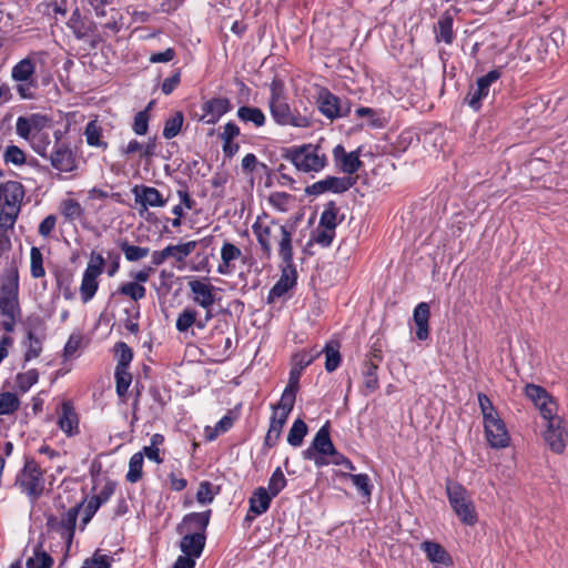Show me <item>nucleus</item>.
<instances>
[{
  "mask_svg": "<svg viewBox=\"0 0 568 568\" xmlns=\"http://www.w3.org/2000/svg\"><path fill=\"white\" fill-rule=\"evenodd\" d=\"M355 184L353 178L327 176L305 189L307 195H320L325 192L344 193Z\"/></svg>",
  "mask_w": 568,
  "mask_h": 568,
  "instance_id": "obj_11",
  "label": "nucleus"
},
{
  "mask_svg": "<svg viewBox=\"0 0 568 568\" xmlns=\"http://www.w3.org/2000/svg\"><path fill=\"white\" fill-rule=\"evenodd\" d=\"M83 343V336L80 333H73L70 335L64 349H63V356L65 359L72 357L78 349L81 348Z\"/></svg>",
  "mask_w": 568,
  "mask_h": 568,
  "instance_id": "obj_59",
  "label": "nucleus"
},
{
  "mask_svg": "<svg viewBox=\"0 0 568 568\" xmlns=\"http://www.w3.org/2000/svg\"><path fill=\"white\" fill-rule=\"evenodd\" d=\"M153 273L154 267L152 265H145L139 271H131L129 276L134 282L140 283V285H144Z\"/></svg>",
  "mask_w": 568,
  "mask_h": 568,
  "instance_id": "obj_63",
  "label": "nucleus"
},
{
  "mask_svg": "<svg viewBox=\"0 0 568 568\" xmlns=\"http://www.w3.org/2000/svg\"><path fill=\"white\" fill-rule=\"evenodd\" d=\"M55 142L52 148V151L48 155L45 152V148L36 149L37 153L42 158H48L50 160L51 165L63 173H70L77 168V159L71 149L70 143L61 140V132H54Z\"/></svg>",
  "mask_w": 568,
  "mask_h": 568,
  "instance_id": "obj_8",
  "label": "nucleus"
},
{
  "mask_svg": "<svg viewBox=\"0 0 568 568\" xmlns=\"http://www.w3.org/2000/svg\"><path fill=\"white\" fill-rule=\"evenodd\" d=\"M333 158L339 169L347 174L356 173L363 165L358 150L347 153L341 144L333 149Z\"/></svg>",
  "mask_w": 568,
  "mask_h": 568,
  "instance_id": "obj_16",
  "label": "nucleus"
},
{
  "mask_svg": "<svg viewBox=\"0 0 568 568\" xmlns=\"http://www.w3.org/2000/svg\"><path fill=\"white\" fill-rule=\"evenodd\" d=\"M287 481H286V478L282 471V469L280 467H277L270 480H268V486H267V491L273 495L274 497H276L286 486Z\"/></svg>",
  "mask_w": 568,
  "mask_h": 568,
  "instance_id": "obj_50",
  "label": "nucleus"
},
{
  "mask_svg": "<svg viewBox=\"0 0 568 568\" xmlns=\"http://www.w3.org/2000/svg\"><path fill=\"white\" fill-rule=\"evenodd\" d=\"M39 379L37 369H29L26 373L17 375L16 383L19 390L22 393L28 392Z\"/></svg>",
  "mask_w": 568,
  "mask_h": 568,
  "instance_id": "obj_51",
  "label": "nucleus"
},
{
  "mask_svg": "<svg viewBox=\"0 0 568 568\" xmlns=\"http://www.w3.org/2000/svg\"><path fill=\"white\" fill-rule=\"evenodd\" d=\"M112 558L97 550L91 558L84 560L82 568H111Z\"/></svg>",
  "mask_w": 568,
  "mask_h": 568,
  "instance_id": "obj_56",
  "label": "nucleus"
},
{
  "mask_svg": "<svg viewBox=\"0 0 568 568\" xmlns=\"http://www.w3.org/2000/svg\"><path fill=\"white\" fill-rule=\"evenodd\" d=\"M297 390L298 387L287 384L281 396L280 402L273 406V410L278 412V414L288 417L290 413L294 407Z\"/></svg>",
  "mask_w": 568,
  "mask_h": 568,
  "instance_id": "obj_31",
  "label": "nucleus"
},
{
  "mask_svg": "<svg viewBox=\"0 0 568 568\" xmlns=\"http://www.w3.org/2000/svg\"><path fill=\"white\" fill-rule=\"evenodd\" d=\"M338 209L334 202H328L320 217V227L335 231L337 226Z\"/></svg>",
  "mask_w": 568,
  "mask_h": 568,
  "instance_id": "obj_42",
  "label": "nucleus"
},
{
  "mask_svg": "<svg viewBox=\"0 0 568 568\" xmlns=\"http://www.w3.org/2000/svg\"><path fill=\"white\" fill-rule=\"evenodd\" d=\"M341 343L338 338H331L324 346V348L320 352L325 354V369L328 373L334 372L341 364Z\"/></svg>",
  "mask_w": 568,
  "mask_h": 568,
  "instance_id": "obj_28",
  "label": "nucleus"
},
{
  "mask_svg": "<svg viewBox=\"0 0 568 568\" xmlns=\"http://www.w3.org/2000/svg\"><path fill=\"white\" fill-rule=\"evenodd\" d=\"M342 477L349 478L354 486L359 490V493L364 497H371L373 486L371 484V479L366 474H349V473H341Z\"/></svg>",
  "mask_w": 568,
  "mask_h": 568,
  "instance_id": "obj_43",
  "label": "nucleus"
},
{
  "mask_svg": "<svg viewBox=\"0 0 568 568\" xmlns=\"http://www.w3.org/2000/svg\"><path fill=\"white\" fill-rule=\"evenodd\" d=\"M134 201L140 204L143 210H148L149 206L162 207L166 204V200L163 199L162 194L158 189L146 185H135L132 189Z\"/></svg>",
  "mask_w": 568,
  "mask_h": 568,
  "instance_id": "obj_15",
  "label": "nucleus"
},
{
  "mask_svg": "<svg viewBox=\"0 0 568 568\" xmlns=\"http://www.w3.org/2000/svg\"><path fill=\"white\" fill-rule=\"evenodd\" d=\"M429 561L450 566L453 559L446 549L438 542L426 540L420 545Z\"/></svg>",
  "mask_w": 568,
  "mask_h": 568,
  "instance_id": "obj_26",
  "label": "nucleus"
},
{
  "mask_svg": "<svg viewBox=\"0 0 568 568\" xmlns=\"http://www.w3.org/2000/svg\"><path fill=\"white\" fill-rule=\"evenodd\" d=\"M500 78L499 70H491L486 75L479 78L477 80V88L479 89V94H483L485 98L489 93V87L491 83L496 82Z\"/></svg>",
  "mask_w": 568,
  "mask_h": 568,
  "instance_id": "obj_58",
  "label": "nucleus"
},
{
  "mask_svg": "<svg viewBox=\"0 0 568 568\" xmlns=\"http://www.w3.org/2000/svg\"><path fill=\"white\" fill-rule=\"evenodd\" d=\"M242 257V251L230 242H224L221 247V264L217 266V273L229 275L233 272L232 262Z\"/></svg>",
  "mask_w": 568,
  "mask_h": 568,
  "instance_id": "obj_25",
  "label": "nucleus"
},
{
  "mask_svg": "<svg viewBox=\"0 0 568 568\" xmlns=\"http://www.w3.org/2000/svg\"><path fill=\"white\" fill-rule=\"evenodd\" d=\"M34 71V61L30 58H24L12 68L11 77L14 81L24 82L31 79Z\"/></svg>",
  "mask_w": 568,
  "mask_h": 568,
  "instance_id": "obj_35",
  "label": "nucleus"
},
{
  "mask_svg": "<svg viewBox=\"0 0 568 568\" xmlns=\"http://www.w3.org/2000/svg\"><path fill=\"white\" fill-rule=\"evenodd\" d=\"M210 518V509L202 513H190L183 517L182 525L179 526L178 530L182 532L183 529H186L187 531L205 534Z\"/></svg>",
  "mask_w": 568,
  "mask_h": 568,
  "instance_id": "obj_22",
  "label": "nucleus"
},
{
  "mask_svg": "<svg viewBox=\"0 0 568 568\" xmlns=\"http://www.w3.org/2000/svg\"><path fill=\"white\" fill-rule=\"evenodd\" d=\"M232 109L231 101L227 98H213L205 101L202 105L203 114L200 121L206 124H215L222 115Z\"/></svg>",
  "mask_w": 568,
  "mask_h": 568,
  "instance_id": "obj_14",
  "label": "nucleus"
},
{
  "mask_svg": "<svg viewBox=\"0 0 568 568\" xmlns=\"http://www.w3.org/2000/svg\"><path fill=\"white\" fill-rule=\"evenodd\" d=\"M58 426L68 437L79 433V417L71 403H62Z\"/></svg>",
  "mask_w": 568,
  "mask_h": 568,
  "instance_id": "obj_18",
  "label": "nucleus"
},
{
  "mask_svg": "<svg viewBox=\"0 0 568 568\" xmlns=\"http://www.w3.org/2000/svg\"><path fill=\"white\" fill-rule=\"evenodd\" d=\"M184 116L181 111L174 112V114L165 121L163 129V136L166 140L175 138L183 125Z\"/></svg>",
  "mask_w": 568,
  "mask_h": 568,
  "instance_id": "obj_44",
  "label": "nucleus"
},
{
  "mask_svg": "<svg viewBox=\"0 0 568 568\" xmlns=\"http://www.w3.org/2000/svg\"><path fill=\"white\" fill-rule=\"evenodd\" d=\"M24 197V189L20 182L8 181L0 184V202L3 201L9 210L20 209Z\"/></svg>",
  "mask_w": 568,
  "mask_h": 568,
  "instance_id": "obj_17",
  "label": "nucleus"
},
{
  "mask_svg": "<svg viewBox=\"0 0 568 568\" xmlns=\"http://www.w3.org/2000/svg\"><path fill=\"white\" fill-rule=\"evenodd\" d=\"M3 160L6 163L21 165L26 162V153L17 145H9L3 153Z\"/></svg>",
  "mask_w": 568,
  "mask_h": 568,
  "instance_id": "obj_57",
  "label": "nucleus"
},
{
  "mask_svg": "<svg viewBox=\"0 0 568 568\" xmlns=\"http://www.w3.org/2000/svg\"><path fill=\"white\" fill-rule=\"evenodd\" d=\"M318 110L331 121L347 116L351 113V103L348 100H342L328 90L323 89L317 98Z\"/></svg>",
  "mask_w": 568,
  "mask_h": 568,
  "instance_id": "obj_10",
  "label": "nucleus"
},
{
  "mask_svg": "<svg viewBox=\"0 0 568 568\" xmlns=\"http://www.w3.org/2000/svg\"><path fill=\"white\" fill-rule=\"evenodd\" d=\"M312 445L314 446L318 454L328 455L329 453H332L335 446L329 436L328 423H326L318 429L312 442Z\"/></svg>",
  "mask_w": 568,
  "mask_h": 568,
  "instance_id": "obj_32",
  "label": "nucleus"
},
{
  "mask_svg": "<svg viewBox=\"0 0 568 568\" xmlns=\"http://www.w3.org/2000/svg\"><path fill=\"white\" fill-rule=\"evenodd\" d=\"M43 339L44 333L42 329L38 327L27 328V338L23 342V345L26 346V361L37 358L41 354Z\"/></svg>",
  "mask_w": 568,
  "mask_h": 568,
  "instance_id": "obj_23",
  "label": "nucleus"
},
{
  "mask_svg": "<svg viewBox=\"0 0 568 568\" xmlns=\"http://www.w3.org/2000/svg\"><path fill=\"white\" fill-rule=\"evenodd\" d=\"M80 506H73L71 507L67 513H64L60 520H58L55 517L51 516L48 518V526L55 529H60L62 537L65 539L68 548L70 547L74 530L77 526V519L79 515Z\"/></svg>",
  "mask_w": 568,
  "mask_h": 568,
  "instance_id": "obj_12",
  "label": "nucleus"
},
{
  "mask_svg": "<svg viewBox=\"0 0 568 568\" xmlns=\"http://www.w3.org/2000/svg\"><path fill=\"white\" fill-rule=\"evenodd\" d=\"M101 274L95 270L93 271V268L84 270L80 285V297L83 303H88L94 297L99 288V276Z\"/></svg>",
  "mask_w": 568,
  "mask_h": 568,
  "instance_id": "obj_24",
  "label": "nucleus"
},
{
  "mask_svg": "<svg viewBox=\"0 0 568 568\" xmlns=\"http://www.w3.org/2000/svg\"><path fill=\"white\" fill-rule=\"evenodd\" d=\"M307 434V425L301 418H297L287 435V443L293 447L302 445L305 435Z\"/></svg>",
  "mask_w": 568,
  "mask_h": 568,
  "instance_id": "obj_41",
  "label": "nucleus"
},
{
  "mask_svg": "<svg viewBox=\"0 0 568 568\" xmlns=\"http://www.w3.org/2000/svg\"><path fill=\"white\" fill-rule=\"evenodd\" d=\"M287 417L273 412L271 417L270 427L265 436L264 444L268 447L275 446L282 434L283 426L285 425Z\"/></svg>",
  "mask_w": 568,
  "mask_h": 568,
  "instance_id": "obj_30",
  "label": "nucleus"
},
{
  "mask_svg": "<svg viewBox=\"0 0 568 568\" xmlns=\"http://www.w3.org/2000/svg\"><path fill=\"white\" fill-rule=\"evenodd\" d=\"M115 390L120 397H123L132 382V375L129 368L115 367Z\"/></svg>",
  "mask_w": 568,
  "mask_h": 568,
  "instance_id": "obj_48",
  "label": "nucleus"
},
{
  "mask_svg": "<svg viewBox=\"0 0 568 568\" xmlns=\"http://www.w3.org/2000/svg\"><path fill=\"white\" fill-rule=\"evenodd\" d=\"M146 288L133 280L122 283L111 295V316L119 320H133L139 315L138 302L144 298Z\"/></svg>",
  "mask_w": 568,
  "mask_h": 568,
  "instance_id": "obj_4",
  "label": "nucleus"
},
{
  "mask_svg": "<svg viewBox=\"0 0 568 568\" xmlns=\"http://www.w3.org/2000/svg\"><path fill=\"white\" fill-rule=\"evenodd\" d=\"M446 494L449 505L458 519L467 526H474L478 517L467 489L459 483L447 479Z\"/></svg>",
  "mask_w": 568,
  "mask_h": 568,
  "instance_id": "obj_6",
  "label": "nucleus"
},
{
  "mask_svg": "<svg viewBox=\"0 0 568 568\" xmlns=\"http://www.w3.org/2000/svg\"><path fill=\"white\" fill-rule=\"evenodd\" d=\"M118 245L125 260L131 263L139 262L150 254L149 247L130 244L126 240L120 241Z\"/></svg>",
  "mask_w": 568,
  "mask_h": 568,
  "instance_id": "obj_33",
  "label": "nucleus"
},
{
  "mask_svg": "<svg viewBox=\"0 0 568 568\" xmlns=\"http://www.w3.org/2000/svg\"><path fill=\"white\" fill-rule=\"evenodd\" d=\"M334 236H335V231L318 226V229L313 232L312 240L316 244H320L323 247H327L332 244Z\"/></svg>",
  "mask_w": 568,
  "mask_h": 568,
  "instance_id": "obj_60",
  "label": "nucleus"
},
{
  "mask_svg": "<svg viewBox=\"0 0 568 568\" xmlns=\"http://www.w3.org/2000/svg\"><path fill=\"white\" fill-rule=\"evenodd\" d=\"M292 200L293 196L285 192H273L268 196V202L271 205L281 212H286L288 210V205Z\"/></svg>",
  "mask_w": 568,
  "mask_h": 568,
  "instance_id": "obj_53",
  "label": "nucleus"
},
{
  "mask_svg": "<svg viewBox=\"0 0 568 568\" xmlns=\"http://www.w3.org/2000/svg\"><path fill=\"white\" fill-rule=\"evenodd\" d=\"M273 498L274 496L271 495L266 488L257 487L248 499L250 511L253 513L254 516L266 513Z\"/></svg>",
  "mask_w": 568,
  "mask_h": 568,
  "instance_id": "obj_27",
  "label": "nucleus"
},
{
  "mask_svg": "<svg viewBox=\"0 0 568 568\" xmlns=\"http://www.w3.org/2000/svg\"><path fill=\"white\" fill-rule=\"evenodd\" d=\"M30 260H31V265H30L31 275L34 278L44 276L45 271L43 267V256H42L40 248H38L36 246L31 247Z\"/></svg>",
  "mask_w": 568,
  "mask_h": 568,
  "instance_id": "obj_52",
  "label": "nucleus"
},
{
  "mask_svg": "<svg viewBox=\"0 0 568 568\" xmlns=\"http://www.w3.org/2000/svg\"><path fill=\"white\" fill-rule=\"evenodd\" d=\"M377 368L378 364L374 363L373 361L365 363L363 377L366 394L373 393L378 388Z\"/></svg>",
  "mask_w": 568,
  "mask_h": 568,
  "instance_id": "obj_40",
  "label": "nucleus"
},
{
  "mask_svg": "<svg viewBox=\"0 0 568 568\" xmlns=\"http://www.w3.org/2000/svg\"><path fill=\"white\" fill-rule=\"evenodd\" d=\"M283 264L282 275L271 290V295L273 296H282L296 284L297 271L293 264V260L291 262H283Z\"/></svg>",
  "mask_w": 568,
  "mask_h": 568,
  "instance_id": "obj_21",
  "label": "nucleus"
},
{
  "mask_svg": "<svg viewBox=\"0 0 568 568\" xmlns=\"http://www.w3.org/2000/svg\"><path fill=\"white\" fill-rule=\"evenodd\" d=\"M57 217L53 214L45 216L39 225V234L43 237H48L54 230Z\"/></svg>",
  "mask_w": 568,
  "mask_h": 568,
  "instance_id": "obj_64",
  "label": "nucleus"
},
{
  "mask_svg": "<svg viewBox=\"0 0 568 568\" xmlns=\"http://www.w3.org/2000/svg\"><path fill=\"white\" fill-rule=\"evenodd\" d=\"M237 118L245 123L252 122L255 126H263L266 120L263 111L256 106L239 108Z\"/></svg>",
  "mask_w": 568,
  "mask_h": 568,
  "instance_id": "obj_36",
  "label": "nucleus"
},
{
  "mask_svg": "<svg viewBox=\"0 0 568 568\" xmlns=\"http://www.w3.org/2000/svg\"><path fill=\"white\" fill-rule=\"evenodd\" d=\"M61 213L68 221H75L82 217L84 210L74 199H65L61 203Z\"/></svg>",
  "mask_w": 568,
  "mask_h": 568,
  "instance_id": "obj_46",
  "label": "nucleus"
},
{
  "mask_svg": "<svg viewBox=\"0 0 568 568\" xmlns=\"http://www.w3.org/2000/svg\"><path fill=\"white\" fill-rule=\"evenodd\" d=\"M525 395L546 420L542 437L547 446L552 453L562 454L568 442V432L564 418L557 415L556 402L545 388L535 384L525 386Z\"/></svg>",
  "mask_w": 568,
  "mask_h": 568,
  "instance_id": "obj_1",
  "label": "nucleus"
},
{
  "mask_svg": "<svg viewBox=\"0 0 568 568\" xmlns=\"http://www.w3.org/2000/svg\"><path fill=\"white\" fill-rule=\"evenodd\" d=\"M189 286L194 294V300L203 307H209L214 302L213 287L201 281H191Z\"/></svg>",
  "mask_w": 568,
  "mask_h": 568,
  "instance_id": "obj_29",
  "label": "nucleus"
},
{
  "mask_svg": "<svg viewBox=\"0 0 568 568\" xmlns=\"http://www.w3.org/2000/svg\"><path fill=\"white\" fill-rule=\"evenodd\" d=\"M290 158L295 168L303 172H318L326 165L325 154H321L320 148L312 144L292 151Z\"/></svg>",
  "mask_w": 568,
  "mask_h": 568,
  "instance_id": "obj_9",
  "label": "nucleus"
},
{
  "mask_svg": "<svg viewBox=\"0 0 568 568\" xmlns=\"http://www.w3.org/2000/svg\"><path fill=\"white\" fill-rule=\"evenodd\" d=\"M102 129L95 120L90 121L84 130L87 143L90 146L106 149L108 143L101 140Z\"/></svg>",
  "mask_w": 568,
  "mask_h": 568,
  "instance_id": "obj_39",
  "label": "nucleus"
},
{
  "mask_svg": "<svg viewBox=\"0 0 568 568\" xmlns=\"http://www.w3.org/2000/svg\"><path fill=\"white\" fill-rule=\"evenodd\" d=\"M27 568H51L53 559L44 551H36L33 557L27 560Z\"/></svg>",
  "mask_w": 568,
  "mask_h": 568,
  "instance_id": "obj_54",
  "label": "nucleus"
},
{
  "mask_svg": "<svg viewBox=\"0 0 568 568\" xmlns=\"http://www.w3.org/2000/svg\"><path fill=\"white\" fill-rule=\"evenodd\" d=\"M176 328L184 335L185 339L190 337L203 338L206 322H176Z\"/></svg>",
  "mask_w": 568,
  "mask_h": 568,
  "instance_id": "obj_37",
  "label": "nucleus"
},
{
  "mask_svg": "<svg viewBox=\"0 0 568 568\" xmlns=\"http://www.w3.org/2000/svg\"><path fill=\"white\" fill-rule=\"evenodd\" d=\"M149 128L148 110L140 111L134 116L133 131L138 135H144Z\"/></svg>",
  "mask_w": 568,
  "mask_h": 568,
  "instance_id": "obj_62",
  "label": "nucleus"
},
{
  "mask_svg": "<svg viewBox=\"0 0 568 568\" xmlns=\"http://www.w3.org/2000/svg\"><path fill=\"white\" fill-rule=\"evenodd\" d=\"M268 110L274 122L281 126L308 128L312 119L292 109L287 102L284 82L274 78L270 84Z\"/></svg>",
  "mask_w": 568,
  "mask_h": 568,
  "instance_id": "obj_3",
  "label": "nucleus"
},
{
  "mask_svg": "<svg viewBox=\"0 0 568 568\" xmlns=\"http://www.w3.org/2000/svg\"><path fill=\"white\" fill-rule=\"evenodd\" d=\"M436 40L450 44L454 40L453 17L449 12H445L437 22Z\"/></svg>",
  "mask_w": 568,
  "mask_h": 568,
  "instance_id": "obj_34",
  "label": "nucleus"
},
{
  "mask_svg": "<svg viewBox=\"0 0 568 568\" xmlns=\"http://www.w3.org/2000/svg\"><path fill=\"white\" fill-rule=\"evenodd\" d=\"M114 356L116 358V367L129 368L132 359L133 352L124 342H118L114 345Z\"/></svg>",
  "mask_w": 568,
  "mask_h": 568,
  "instance_id": "obj_47",
  "label": "nucleus"
},
{
  "mask_svg": "<svg viewBox=\"0 0 568 568\" xmlns=\"http://www.w3.org/2000/svg\"><path fill=\"white\" fill-rule=\"evenodd\" d=\"M20 402L16 394L0 393V415H9L19 409Z\"/></svg>",
  "mask_w": 568,
  "mask_h": 568,
  "instance_id": "obj_49",
  "label": "nucleus"
},
{
  "mask_svg": "<svg viewBox=\"0 0 568 568\" xmlns=\"http://www.w3.org/2000/svg\"><path fill=\"white\" fill-rule=\"evenodd\" d=\"M478 404H479V408H480V412L484 417V423L498 417V413L496 412L491 400L489 399V397L487 395L479 393L478 394Z\"/></svg>",
  "mask_w": 568,
  "mask_h": 568,
  "instance_id": "obj_55",
  "label": "nucleus"
},
{
  "mask_svg": "<svg viewBox=\"0 0 568 568\" xmlns=\"http://www.w3.org/2000/svg\"><path fill=\"white\" fill-rule=\"evenodd\" d=\"M320 355V352H316L315 354H312L310 352L303 351L300 353H296L293 356V364L290 372V378H288V385L300 387V378L302 375V372L313 363L315 357Z\"/></svg>",
  "mask_w": 568,
  "mask_h": 568,
  "instance_id": "obj_20",
  "label": "nucleus"
},
{
  "mask_svg": "<svg viewBox=\"0 0 568 568\" xmlns=\"http://www.w3.org/2000/svg\"><path fill=\"white\" fill-rule=\"evenodd\" d=\"M18 291L19 272L12 262L0 276V315L7 320L20 316Z\"/></svg>",
  "mask_w": 568,
  "mask_h": 568,
  "instance_id": "obj_5",
  "label": "nucleus"
},
{
  "mask_svg": "<svg viewBox=\"0 0 568 568\" xmlns=\"http://www.w3.org/2000/svg\"><path fill=\"white\" fill-rule=\"evenodd\" d=\"M143 453L139 452L132 455L129 462V471L126 474V480L129 483H138L143 473Z\"/></svg>",
  "mask_w": 568,
  "mask_h": 568,
  "instance_id": "obj_45",
  "label": "nucleus"
},
{
  "mask_svg": "<svg viewBox=\"0 0 568 568\" xmlns=\"http://www.w3.org/2000/svg\"><path fill=\"white\" fill-rule=\"evenodd\" d=\"M17 485L32 500H37L44 491L43 471L39 464L31 457H27L23 468L17 477Z\"/></svg>",
  "mask_w": 568,
  "mask_h": 568,
  "instance_id": "obj_7",
  "label": "nucleus"
},
{
  "mask_svg": "<svg viewBox=\"0 0 568 568\" xmlns=\"http://www.w3.org/2000/svg\"><path fill=\"white\" fill-rule=\"evenodd\" d=\"M252 230L261 246L263 257L271 258L273 245L277 246L282 262H291L293 258L292 233L285 225L272 220L263 223L260 219L252 225Z\"/></svg>",
  "mask_w": 568,
  "mask_h": 568,
  "instance_id": "obj_2",
  "label": "nucleus"
},
{
  "mask_svg": "<svg viewBox=\"0 0 568 568\" xmlns=\"http://www.w3.org/2000/svg\"><path fill=\"white\" fill-rule=\"evenodd\" d=\"M205 540L206 537L203 532L186 534L180 541V549L189 558H199L205 547Z\"/></svg>",
  "mask_w": 568,
  "mask_h": 568,
  "instance_id": "obj_19",
  "label": "nucleus"
},
{
  "mask_svg": "<svg viewBox=\"0 0 568 568\" xmlns=\"http://www.w3.org/2000/svg\"><path fill=\"white\" fill-rule=\"evenodd\" d=\"M212 484L210 481H202L196 493V500L200 504L206 505L213 501L214 493L212 490Z\"/></svg>",
  "mask_w": 568,
  "mask_h": 568,
  "instance_id": "obj_61",
  "label": "nucleus"
},
{
  "mask_svg": "<svg viewBox=\"0 0 568 568\" xmlns=\"http://www.w3.org/2000/svg\"><path fill=\"white\" fill-rule=\"evenodd\" d=\"M197 242L190 241L176 245H168L165 247L169 251L168 256L175 258L176 262L181 263L196 248Z\"/></svg>",
  "mask_w": 568,
  "mask_h": 568,
  "instance_id": "obj_38",
  "label": "nucleus"
},
{
  "mask_svg": "<svg viewBox=\"0 0 568 568\" xmlns=\"http://www.w3.org/2000/svg\"><path fill=\"white\" fill-rule=\"evenodd\" d=\"M484 427L487 442L493 448H505L509 445L510 436L499 416L484 423Z\"/></svg>",
  "mask_w": 568,
  "mask_h": 568,
  "instance_id": "obj_13",
  "label": "nucleus"
}]
</instances>
